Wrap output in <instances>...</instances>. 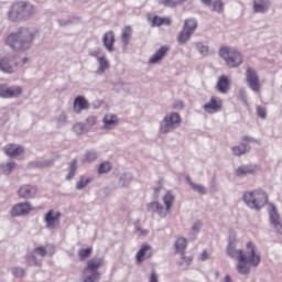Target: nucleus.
I'll return each mask as SVG.
<instances>
[{
  "label": "nucleus",
  "instance_id": "obj_22",
  "mask_svg": "<svg viewBox=\"0 0 282 282\" xmlns=\"http://www.w3.org/2000/svg\"><path fill=\"white\" fill-rule=\"evenodd\" d=\"M102 43L107 52L111 54L113 52V43H116V35L113 34V31H108L104 34Z\"/></svg>",
  "mask_w": 282,
  "mask_h": 282
},
{
  "label": "nucleus",
  "instance_id": "obj_27",
  "mask_svg": "<svg viewBox=\"0 0 282 282\" xmlns=\"http://www.w3.org/2000/svg\"><path fill=\"white\" fill-rule=\"evenodd\" d=\"M99 153L97 150H88L85 152L83 159H82V164H94L96 160L99 158Z\"/></svg>",
  "mask_w": 282,
  "mask_h": 282
},
{
  "label": "nucleus",
  "instance_id": "obj_36",
  "mask_svg": "<svg viewBox=\"0 0 282 282\" xmlns=\"http://www.w3.org/2000/svg\"><path fill=\"white\" fill-rule=\"evenodd\" d=\"M193 36V33L191 31H187L186 29H182V31L178 33L177 42L180 45H184V43H187V41H191V37Z\"/></svg>",
  "mask_w": 282,
  "mask_h": 282
},
{
  "label": "nucleus",
  "instance_id": "obj_35",
  "mask_svg": "<svg viewBox=\"0 0 282 282\" xmlns=\"http://www.w3.org/2000/svg\"><path fill=\"white\" fill-rule=\"evenodd\" d=\"M186 182L188 186H191L192 191H194L195 193H198V195H206L207 193L206 187L199 184H195L193 180H191V176H186Z\"/></svg>",
  "mask_w": 282,
  "mask_h": 282
},
{
  "label": "nucleus",
  "instance_id": "obj_60",
  "mask_svg": "<svg viewBox=\"0 0 282 282\" xmlns=\"http://www.w3.org/2000/svg\"><path fill=\"white\" fill-rule=\"evenodd\" d=\"M221 282H234V281H232V278L230 276V274H227V275H225V278L223 279Z\"/></svg>",
  "mask_w": 282,
  "mask_h": 282
},
{
  "label": "nucleus",
  "instance_id": "obj_3",
  "mask_svg": "<svg viewBox=\"0 0 282 282\" xmlns=\"http://www.w3.org/2000/svg\"><path fill=\"white\" fill-rule=\"evenodd\" d=\"M242 202L251 210H261V208L268 204V193L263 189L245 192L242 195Z\"/></svg>",
  "mask_w": 282,
  "mask_h": 282
},
{
  "label": "nucleus",
  "instance_id": "obj_9",
  "mask_svg": "<svg viewBox=\"0 0 282 282\" xmlns=\"http://www.w3.org/2000/svg\"><path fill=\"white\" fill-rule=\"evenodd\" d=\"M19 69V57L14 54H8L0 59V72L4 74H14Z\"/></svg>",
  "mask_w": 282,
  "mask_h": 282
},
{
  "label": "nucleus",
  "instance_id": "obj_34",
  "mask_svg": "<svg viewBox=\"0 0 282 282\" xmlns=\"http://www.w3.org/2000/svg\"><path fill=\"white\" fill-rule=\"evenodd\" d=\"M76 171H78V160L74 159L68 165V173L66 175L67 182H72L76 177Z\"/></svg>",
  "mask_w": 282,
  "mask_h": 282
},
{
  "label": "nucleus",
  "instance_id": "obj_53",
  "mask_svg": "<svg viewBox=\"0 0 282 282\" xmlns=\"http://www.w3.org/2000/svg\"><path fill=\"white\" fill-rule=\"evenodd\" d=\"M257 113L262 120H265V118H268V110L263 106H257Z\"/></svg>",
  "mask_w": 282,
  "mask_h": 282
},
{
  "label": "nucleus",
  "instance_id": "obj_29",
  "mask_svg": "<svg viewBox=\"0 0 282 282\" xmlns=\"http://www.w3.org/2000/svg\"><path fill=\"white\" fill-rule=\"evenodd\" d=\"M133 36V29L131 26H124L121 32V43L123 47H128Z\"/></svg>",
  "mask_w": 282,
  "mask_h": 282
},
{
  "label": "nucleus",
  "instance_id": "obj_11",
  "mask_svg": "<svg viewBox=\"0 0 282 282\" xmlns=\"http://www.w3.org/2000/svg\"><path fill=\"white\" fill-rule=\"evenodd\" d=\"M61 212L50 209L44 216L45 228L47 230H56L61 226Z\"/></svg>",
  "mask_w": 282,
  "mask_h": 282
},
{
  "label": "nucleus",
  "instance_id": "obj_64",
  "mask_svg": "<svg viewBox=\"0 0 282 282\" xmlns=\"http://www.w3.org/2000/svg\"><path fill=\"white\" fill-rule=\"evenodd\" d=\"M186 1H188V0H176L177 6H181V3H186Z\"/></svg>",
  "mask_w": 282,
  "mask_h": 282
},
{
  "label": "nucleus",
  "instance_id": "obj_39",
  "mask_svg": "<svg viewBox=\"0 0 282 282\" xmlns=\"http://www.w3.org/2000/svg\"><path fill=\"white\" fill-rule=\"evenodd\" d=\"M161 25H171V19L155 15L152 20V28H160Z\"/></svg>",
  "mask_w": 282,
  "mask_h": 282
},
{
  "label": "nucleus",
  "instance_id": "obj_4",
  "mask_svg": "<svg viewBox=\"0 0 282 282\" xmlns=\"http://www.w3.org/2000/svg\"><path fill=\"white\" fill-rule=\"evenodd\" d=\"M163 203L165 205H162V203L158 200H153L151 203L147 204V210L148 213H158L159 217L162 219H165L167 217L169 213H171V208H173V204L175 203V195H173L172 192H167L163 196Z\"/></svg>",
  "mask_w": 282,
  "mask_h": 282
},
{
  "label": "nucleus",
  "instance_id": "obj_56",
  "mask_svg": "<svg viewBox=\"0 0 282 282\" xmlns=\"http://www.w3.org/2000/svg\"><path fill=\"white\" fill-rule=\"evenodd\" d=\"M202 226H203L202 220L196 221V223L192 226L193 232H196V234L199 232V231L202 230Z\"/></svg>",
  "mask_w": 282,
  "mask_h": 282
},
{
  "label": "nucleus",
  "instance_id": "obj_42",
  "mask_svg": "<svg viewBox=\"0 0 282 282\" xmlns=\"http://www.w3.org/2000/svg\"><path fill=\"white\" fill-rule=\"evenodd\" d=\"M195 47L200 56H208L210 48L202 42H195Z\"/></svg>",
  "mask_w": 282,
  "mask_h": 282
},
{
  "label": "nucleus",
  "instance_id": "obj_16",
  "mask_svg": "<svg viewBox=\"0 0 282 282\" xmlns=\"http://www.w3.org/2000/svg\"><path fill=\"white\" fill-rule=\"evenodd\" d=\"M37 192L39 189L36 188V186L26 184L22 185L18 189V195L21 199H34V197H36Z\"/></svg>",
  "mask_w": 282,
  "mask_h": 282
},
{
  "label": "nucleus",
  "instance_id": "obj_5",
  "mask_svg": "<svg viewBox=\"0 0 282 282\" xmlns=\"http://www.w3.org/2000/svg\"><path fill=\"white\" fill-rule=\"evenodd\" d=\"M227 254L230 257V259H237V270L239 274L245 276L250 274V265L248 264V258H246V251L241 249L237 250V245L232 240H229L227 246Z\"/></svg>",
  "mask_w": 282,
  "mask_h": 282
},
{
  "label": "nucleus",
  "instance_id": "obj_31",
  "mask_svg": "<svg viewBox=\"0 0 282 282\" xmlns=\"http://www.w3.org/2000/svg\"><path fill=\"white\" fill-rule=\"evenodd\" d=\"M204 6H212L214 12H224V1L221 0H200Z\"/></svg>",
  "mask_w": 282,
  "mask_h": 282
},
{
  "label": "nucleus",
  "instance_id": "obj_8",
  "mask_svg": "<svg viewBox=\"0 0 282 282\" xmlns=\"http://www.w3.org/2000/svg\"><path fill=\"white\" fill-rule=\"evenodd\" d=\"M105 263V258H93L88 260L87 265L85 268L86 272H91V275H88L84 282H98L100 281V272L98 270Z\"/></svg>",
  "mask_w": 282,
  "mask_h": 282
},
{
  "label": "nucleus",
  "instance_id": "obj_45",
  "mask_svg": "<svg viewBox=\"0 0 282 282\" xmlns=\"http://www.w3.org/2000/svg\"><path fill=\"white\" fill-rule=\"evenodd\" d=\"M73 131L74 133H76V135H83L85 131H89V130H87V127L85 126V123L77 122L73 126Z\"/></svg>",
  "mask_w": 282,
  "mask_h": 282
},
{
  "label": "nucleus",
  "instance_id": "obj_32",
  "mask_svg": "<svg viewBox=\"0 0 282 282\" xmlns=\"http://www.w3.org/2000/svg\"><path fill=\"white\" fill-rule=\"evenodd\" d=\"M257 172V166L254 165H241L237 169L236 175L237 177H243V175H252V173Z\"/></svg>",
  "mask_w": 282,
  "mask_h": 282
},
{
  "label": "nucleus",
  "instance_id": "obj_46",
  "mask_svg": "<svg viewBox=\"0 0 282 282\" xmlns=\"http://www.w3.org/2000/svg\"><path fill=\"white\" fill-rule=\"evenodd\" d=\"M131 180H132L131 174L126 173V174L120 176L119 184L123 188H127V186H129V184H131Z\"/></svg>",
  "mask_w": 282,
  "mask_h": 282
},
{
  "label": "nucleus",
  "instance_id": "obj_61",
  "mask_svg": "<svg viewBox=\"0 0 282 282\" xmlns=\"http://www.w3.org/2000/svg\"><path fill=\"white\" fill-rule=\"evenodd\" d=\"M242 140H243V142H257V140H254L250 137H243Z\"/></svg>",
  "mask_w": 282,
  "mask_h": 282
},
{
  "label": "nucleus",
  "instance_id": "obj_54",
  "mask_svg": "<svg viewBox=\"0 0 282 282\" xmlns=\"http://www.w3.org/2000/svg\"><path fill=\"white\" fill-rule=\"evenodd\" d=\"M52 164H54V160L37 161L35 163L37 169H46V166H52Z\"/></svg>",
  "mask_w": 282,
  "mask_h": 282
},
{
  "label": "nucleus",
  "instance_id": "obj_62",
  "mask_svg": "<svg viewBox=\"0 0 282 282\" xmlns=\"http://www.w3.org/2000/svg\"><path fill=\"white\" fill-rule=\"evenodd\" d=\"M59 25H69V21L67 20H58Z\"/></svg>",
  "mask_w": 282,
  "mask_h": 282
},
{
  "label": "nucleus",
  "instance_id": "obj_38",
  "mask_svg": "<svg viewBox=\"0 0 282 282\" xmlns=\"http://www.w3.org/2000/svg\"><path fill=\"white\" fill-rule=\"evenodd\" d=\"M15 166L17 163L14 162L2 163L0 164V173H2V175H10Z\"/></svg>",
  "mask_w": 282,
  "mask_h": 282
},
{
  "label": "nucleus",
  "instance_id": "obj_18",
  "mask_svg": "<svg viewBox=\"0 0 282 282\" xmlns=\"http://www.w3.org/2000/svg\"><path fill=\"white\" fill-rule=\"evenodd\" d=\"M87 109H89V101L85 96H77L73 102L74 113H82L83 111H87Z\"/></svg>",
  "mask_w": 282,
  "mask_h": 282
},
{
  "label": "nucleus",
  "instance_id": "obj_25",
  "mask_svg": "<svg viewBox=\"0 0 282 282\" xmlns=\"http://www.w3.org/2000/svg\"><path fill=\"white\" fill-rule=\"evenodd\" d=\"M169 52V46H161L149 59L150 65H156L160 63Z\"/></svg>",
  "mask_w": 282,
  "mask_h": 282
},
{
  "label": "nucleus",
  "instance_id": "obj_58",
  "mask_svg": "<svg viewBox=\"0 0 282 282\" xmlns=\"http://www.w3.org/2000/svg\"><path fill=\"white\" fill-rule=\"evenodd\" d=\"M149 282H159V280H158V273H155V271H152V272H151L150 281H149Z\"/></svg>",
  "mask_w": 282,
  "mask_h": 282
},
{
  "label": "nucleus",
  "instance_id": "obj_28",
  "mask_svg": "<svg viewBox=\"0 0 282 282\" xmlns=\"http://www.w3.org/2000/svg\"><path fill=\"white\" fill-rule=\"evenodd\" d=\"M97 63H98V67H97L96 74L98 76H102V74H105L107 69H109V67H111L109 59H107V55H104V57L97 59Z\"/></svg>",
  "mask_w": 282,
  "mask_h": 282
},
{
  "label": "nucleus",
  "instance_id": "obj_20",
  "mask_svg": "<svg viewBox=\"0 0 282 282\" xmlns=\"http://www.w3.org/2000/svg\"><path fill=\"white\" fill-rule=\"evenodd\" d=\"M3 151L9 158H19L25 150L19 144L9 143L4 147Z\"/></svg>",
  "mask_w": 282,
  "mask_h": 282
},
{
  "label": "nucleus",
  "instance_id": "obj_19",
  "mask_svg": "<svg viewBox=\"0 0 282 282\" xmlns=\"http://www.w3.org/2000/svg\"><path fill=\"white\" fill-rule=\"evenodd\" d=\"M46 254L47 250H45L44 247L35 248L31 256L28 258L29 265H41V260L36 259V256L45 257Z\"/></svg>",
  "mask_w": 282,
  "mask_h": 282
},
{
  "label": "nucleus",
  "instance_id": "obj_50",
  "mask_svg": "<svg viewBox=\"0 0 282 282\" xmlns=\"http://www.w3.org/2000/svg\"><path fill=\"white\" fill-rule=\"evenodd\" d=\"M11 272L15 279H21L22 276H25V270L21 267H14L11 269Z\"/></svg>",
  "mask_w": 282,
  "mask_h": 282
},
{
  "label": "nucleus",
  "instance_id": "obj_52",
  "mask_svg": "<svg viewBox=\"0 0 282 282\" xmlns=\"http://www.w3.org/2000/svg\"><path fill=\"white\" fill-rule=\"evenodd\" d=\"M160 6H164V8H177V2L175 0H160Z\"/></svg>",
  "mask_w": 282,
  "mask_h": 282
},
{
  "label": "nucleus",
  "instance_id": "obj_30",
  "mask_svg": "<svg viewBox=\"0 0 282 282\" xmlns=\"http://www.w3.org/2000/svg\"><path fill=\"white\" fill-rule=\"evenodd\" d=\"M250 152V145L247 143H240L239 145H235L231 148V153L236 158H241V155H246V153Z\"/></svg>",
  "mask_w": 282,
  "mask_h": 282
},
{
  "label": "nucleus",
  "instance_id": "obj_24",
  "mask_svg": "<svg viewBox=\"0 0 282 282\" xmlns=\"http://www.w3.org/2000/svg\"><path fill=\"white\" fill-rule=\"evenodd\" d=\"M216 89L219 94H226L230 90V79L226 75H221L216 84Z\"/></svg>",
  "mask_w": 282,
  "mask_h": 282
},
{
  "label": "nucleus",
  "instance_id": "obj_15",
  "mask_svg": "<svg viewBox=\"0 0 282 282\" xmlns=\"http://www.w3.org/2000/svg\"><path fill=\"white\" fill-rule=\"evenodd\" d=\"M223 105L221 98L213 96L209 101L203 106V109L206 113H218V111H221Z\"/></svg>",
  "mask_w": 282,
  "mask_h": 282
},
{
  "label": "nucleus",
  "instance_id": "obj_13",
  "mask_svg": "<svg viewBox=\"0 0 282 282\" xmlns=\"http://www.w3.org/2000/svg\"><path fill=\"white\" fill-rule=\"evenodd\" d=\"M269 216L274 232H278V235H282L281 215H279V210L276 209V206H274V204H270Z\"/></svg>",
  "mask_w": 282,
  "mask_h": 282
},
{
  "label": "nucleus",
  "instance_id": "obj_23",
  "mask_svg": "<svg viewBox=\"0 0 282 282\" xmlns=\"http://www.w3.org/2000/svg\"><path fill=\"white\" fill-rule=\"evenodd\" d=\"M152 254L150 245H143L135 254L137 263H142L145 259H151Z\"/></svg>",
  "mask_w": 282,
  "mask_h": 282
},
{
  "label": "nucleus",
  "instance_id": "obj_47",
  "mask_svg": "<svg viewBox=\"0 0 282 282\" xmlns=\"http://www.w3.org/2000/svg\"><path fill=\"white\" fill-rule=\"evenodd\" d=\"M193 263V257H186L184 253H181V261L180 265L181 268H184L185 270Z\"/></svg>",
  "mask_w": 282,
  "mask_h": 282
},
{
  "label": "nucleus",
  "instance_id": "obj_12",
  "mask_svg": "<svg viewBox=\"0 0 282 282\" xmlns=\"http://www.w3.org/2000/svg\"><path fill=\"white\" fill-rule=\"evenodd\" d=\"M23 94L21 86H10L8 84H0V98H19Z\"/></svg>",
  "mask_w": 282,
  "mask_h": 282
},
{
  "label": "nucleus",
  "instance_id": "obj_51",
  "mask_svg": "<svg viewBox=\"0 0 282 282\" xmlns=\"http://www.w3.org/2000/svg\"><path fill=\"white\" fill-rule=\"evenodd\" d=\"M238 98L241 100V102L248 105V94L246 93V88H240L238 90Z\"/></svg>",
  "mask_w": 282,
  "mask_h": 282
},
{
  "label": "nucleus",
  "instance_id": "obj_10",
  "mask_svg": "<svg viewBox=\"0 0 282 282\" xmlns=\"http://www.w3.org/2000/svg\"><path fill=\"white\" fill-rule=\"evenodd\" d=\"M245 77L249 89H251V91H254L256 94H259V91L261 90V84L257 70L253 67H247Z\"/></svg>",
  "mask_w": 282,
  "mask_h": 282
},
{
  "label": "nucleus",
  "instance_id": "obj_7",
  "mask_svg": "<svg viewBox=\"0 0 282 282\" xmlns=\"http://www.w3.org/2000/svg\"><path fill=\"white\" fill-rule=\"evenodd\" d=\"M180 124H182V116L176 111L167 112L159 123V132L163 135L173 133V131L180 129Z\"/></svg>",
  "mask_w": 282,
  "mask_h": 282
},
{
  "label": "nucleus",
  "instance_id": "obj_37",
  "mask_svg": "<svg viewBox=\"0 0 282 282\" xmlns=\"http://www.w3.org/2000/svg\"><path fill=\"white\" fill-rule=\"evenodd\" d=\"M183 29L187 30L192 34H195V30H197V20L195 18L185 20Z\"/></svg>",
  "mask_w": 282,
  "mask_h": 282
},
{
  "label": "nucleus",
  "instance_id": "obj_2",
  "mask_svg": "<svg viewBox=\"0 0 282 282\" xmlns=\"http://www.w3.org/2000/svg\"><path fill=\"white\" fill-rule=\"evenodd\" d=\"M34 14H36V7L34 4L19 1L11 6L7 12V19L11 23H21L23 21H30Z\"/></svg>",
  "mask_w": 282,
  "mask_h": 282
},
{
  "label": "nucleus",
  "instance_id": "obj_33",
  "mask_svg": "<svg viewBox=\"0 0 282 282\" xmlns=\"http://www.w3.org/2000/svg\"><path fill=\"white\" fill-rule=\"evenodd\" d=\"M187 246H188V240L186 238L184 237L177 238L174 243L175 252H177L178 254L184 253V250H186Z\"/></svg>",
  "mask_w": 282,
  "mask_h": 282
},
{
  "label": "nucleus",
  "instance_id": "obj_57",
  "mask_svg": "<svg viewBox=\"0 0 282 282\" xmlns=\"http://www.w3.org/2000/svg\"><path fill=\"white\" fill-rule=\"evenodd\" d=\"M30 62V57H24V58H22V59H19L18 58V69H19V67H23L24 65H28V63Z\"/></svg>",
  "mask_w": 282,
  "mask_h": 282
},
{
  "label": "nucleus",
  "instance_id": "obj_21",
  "mask_svg": "<svg viewBox=\"0 0 282 282\" xmlns=\"http://www.w3.org/2000/svg\"><path fill=\"white\" fill-rule=\"evenodd\" d=\"M271 4L270 0H253V12L256 14H265Z\"/></svg>",
  "mask_w": 282,
  "mask_h": 282
},
{
  "label": "nucleus",
  "instance_id": "obj_48",
  "mask_svg": "<svg viewBox=\"0 0 282 282\" xmlns=\"http://www.w3.org/2000/svg\"><path fill=\"white\" fill-rule=\"evenodd\" d=\"M96 122H98V118L96 116H89L86 118L84 126H86L87 131L93 127H96Z\"/></svg>",
  "mask_w": 282,
  "mask_h": 282
},
{
  "label": "nucleus",
  "instance_id": "obj_41",
  "mask_svg": "<svg viewBox=\"0 0 282 282\" xmlns=\"http://www.w3.org/2000/svg\"><path fill=\"white\" fill-rule=\"evenodd\" d=\"M111 171V162L105 161L99 164L97 173L98 175H105Z\"/></svg>",
  "mask_w": 282,
  "mask_h": 282
},
{
  "label": "nucleus",
  "instance_id": "obj_55",
  "mask_svg": "<svg viewBox=\"0 0 282 282\" xmlns=\"http://www.w3.org/2000/svg\"><path fill=\"white\" fill-rule=\"evenodd\" d=\"M135 230H137L139 237H147V235H149V229H142V227H140V225L135 226Z\"/></svg>",
  "mask_w": 282,
  "mask_h": 282
},
{
  "label": "nucleus",
  "instance_id": "obj_14",
  "mask_svg": "<svg viewBox=\"0 0 282 282\" xmlns=\"http://www.w3.org/2000/svg\"><path fill=\"white\" fill-rule=\"evenodd\" d=\"M247 263L250 268V265H253V268H257L259 263H261V256L257 254V249L254 248V245L252 242L247 243Z\"/></svg>",
  "mask_w": 282,
  "mask_h": 282
},
{
  "label": "nucleus",
  "instance_id": "obj_6",
  "mask_svg": "<svg viewBox=\"0 0 282 282\" xmlns=\"http://www.w3.org/2000/svg\"><path fill=\"white\" fill-rule=\"evenodd\" d=\"M219 57L223 58L231 69L241 67L243 65V55L237 48L230 46H223L218 51Z\"/></svg>",
  "mask_w": 282,
  "mask_h": 282
},
{
  "label": "nucleus",
  "instance_id": "obj_59",
  "mask_svg": "<svg viewBox=\"0 0 282 282\" xmlns=\"http://www.w3.org/2000/svg\"><path fill=\"white\" fill-rule=\"evenodd\" d=\"M208 259V252L203 251V253L200 254V261H207Z\"/></svg>",
  "mask_w": 282,
  "mask_h": 282
},
{
  "label": "nucleus",
  "instance_id": "obj_44",
  "mask_svg": "<svg viewBox=\"0 0 282 282\" xmlns=\"http://www.w3.org/2000/svg\"><path fill=\"white\" fill-rule=\"evenodd\" d=\"M91 252H94V249L91 247L80 249L78 251V257L82 261H86L87 259H89V257H91Z\"/></svg>",
  "mask_w": 282,
  "mask_h": 282
},
{
  "label": "nucleus",
  "instance_id": "obj_40",
  "mask_svg": "<svg viewBox=\"0 0 282 282\" xmlns=\"http://www.w3.org/2000/svg\"><path fill=\"white\" fill-rule=\"evenodd\" d=\"M55 122H56L57 129H63V127H66V124L69 122V121L67 120V113H66V112H61V113L56 117Z\"/></svg>",
  "mask_w": 282,
  "mask_h": 282
},
{
  "label": "nucleus",
  "instance_id": "obj_1",
  "mask_svg": "<svg viewBox=\"0 0 282 282\" xmlns=\"http://www.w3.org/2000/svg\"><path fill=\"white\" fill-rule=\"evenodd\" d=\"M36 36H39V29L34 26H22L17 32L9 34L6 43L15 52H25L32 47Z\"/></svg>",
  "mask_w": 282,
  "mask_h": 282
},
{
  "label": "nucleus",
  "instance_id": "obj_26",
  "mask_svg": "<svg viewBox=\"0 0 282 282\" xmlns=\"http://www.w3.org/2000/svg\"><path fill=\"white\" fill-rule=\"evenodd\" d=\"M118 116L108 113L104 117L102 122H104V129L110 131V129H113L115 127L118 126Z\"/></svg>",
  "mask_w": 282,
  "mask_h": 282
},
{
  "label": "nucleus",
  "instance_id": "obj_49",
  "mask_svg": "<svg viewBox=\"0 0 282 282\" xmlns=\"http://www.w3.org/2000/svg\"><path fill=\"white\" fill-rule=\"evenodd\" d=\"M88 54H89V56H93V58H96V61L106 56L105 53H102V50L99 47L89 51Z\"/></svg>",
  "mask_w": 282,
  "mask_h": 282
},
{
  "label": "nucleus",
  "instance_id": "obj_63",
  "mask_svg": "<svg viewBox=\"0 0 282 282\" xmlns=\"http://www.w3.org/2000/svg\"><path fill=\"white\" fill-rule=\"evenodd\" d=\"M159 194H160V188H155V189H154V197L158 198V197H159Z\"/></svg>",
  "mask_w": 282,
  "mask_h": 282
},
{
  "label": "nucleus",
  "instance_id": "obj_17",
  "mask_svg": "<svg viewBox=\"0 0 282 282\" xmlns=\"http://www.w3.org/2000/svg\"><path fill=\"white\" fill-rule=\"evenodd\" d=\"M32 210V205L28 202L18 203L11 209L12 217H23V215H30Z\"/></svg>",
  "mask_w": 282,
  "mask_h": 282
},
{
  "label": "nucleus",
  "instance_id": "obj_43",
  "mask_svg": "<svg viewBox=\"0 0 282 282\" xmlns=\"http://www.w3.org/2000/svg\"><path fill=\"white\" fill-rule=\"evenodd\" d=\"M91 182V178L89 177H85V176H80L79 181L76 183V189L77 191H83V188H86L89 183Z\"/></svg>",
  "mask_w": 282,
  "mask_h": 282
}]
</instances>
